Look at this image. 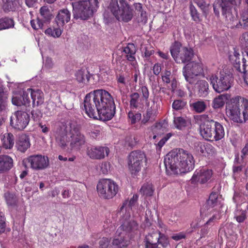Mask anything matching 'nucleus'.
Masks as SVG:
<instances>
[{"label": "nucleus", "mask_w": 248, "mask_h": 248, "mask_svg": "<svg viewBox=\"0 0 248 248\" xmlns=\"http://www.w3.org/2000/svg\"><path fill=\"white\" fill-rule=\"evenodd\" d=\"M182 73L187 82L194 84L196 81V77L204 74L203 64L200 62H190L183 67Z\"/></svg>", "instance_id": "nucleus-13"}, {"label": "nucleus", "mask_w": 248, "mask_h": 248, "mask_svg": "<svg viewBox=\"0 0 248 248\" xmlns=\"http://www.w3.org/2000/svg\"><path fill=\"white\" fill-rule=\"evenodd\" d=\"M218 192L213 191L206 202L207 206L211 208L215 207L218 203Z\"/></svg>", "instance_id": "nucleus-41"}, {"label": "nucleus", "mask_w": 248, "mask_h": 248, "mask_svg": "<svg viewBox=\"0 0 248 248\" xmlns=\"http://www.w3.org/2000/svg\"><path fill=\"white\" fill-rule=\"evenodd\" d=\"M138 200V196L135 194L130 200H125L123 202L122 206L120 208V212H122L124 207L126 208H132L136 204Z\"/></svg>", "instance_id": "nucleus-43"}, {"label": "nucleus", "mask_w": 248, "mask_h": 248, "mask_svg": "<svg viewBox=\"0 0 248 248\" xmlns=\"http://www.w3.org/2000/svg\"><path fill=\"white\" fill-rule=\"evenodd\" d=\"M156 116V111L153 107L148 108L146 112L143 115V119L141 120L142 124L151 122L155 120Z\"/></svg>", "instance_id": "nucleus-35"}, {"label": "nucleus", "mask_w": 248, "mask_h": 248, "mask_svg": "<svg viewBox=\"0 0 248 248\" xmlns=\"http://www.w3.org/2000/svg\"><path fill=\"white\" fill-rule=\"evenodd\" d=\"M109 149L106 146H92L86 149L87 155L92 159H102L107 156Z\"/></svg>", "instance_id": "nucleus-16"}, {"label": "nucleus", "mask_w": 248, "mask_h": 248, "mask_svg": "<svg viewBox=\"0 0 248 248\" xmlns=\"http://www.w3.org/2000/svg\"><path fill=\"white\" fill-rule=\"evenodd\" d=\"M63 129L64 136L70 135L72 139L71 146L73 148L80 150L86 143L85 136L82 134L77 125L71 122H67L63 124L62 129Z\"/></svg>", "instance_id": "nucleus-8"}, {"label": "nucleus", "mask_w": 248, "mask_h": 248, "mask_svg": "<svg viewBox=\"0 0 248 248\" xmlns=\"http://www.w3.org/2000/svg\"><path fill=\"white\" fill-rule=\"evenodd\" d=\"M108 8L118 21L127 23L133 17V9L126 0H111Z\"/></svg>", "instance_id": "nucleus-5"}, {"label": "nucleus", "mask_w": 248, "mask_h": 248, "mask_svg": "<svg viewBox=\"0 0 248 248\" xmlns=\"http://www.w3.org/2000/svg\"><path fill=\"white\" fill-rule=\"evenodd\" d=\"M110 242V239L107 237H103L99 242L100 248H107Z\"/></svg>", "instance_id": "nucleus-59"}, {"label": "nucleus", "mask_w": 248, "mask_h": 248, "mask_svg": "<svg viewBox=\"0 0 248 248\" xmlns=\"http://www.w3.org/2000/svg\"><path fill=\"white\" fill-rule=\"evenodd\" d=\"M194 162L192 154L183 149L170 152L164 160L166 172L169 175L185 173L193 170Z\"/></svg>", "instance_id": "nucleus-2"}, {"label": "nucleus", "mask_w": 248, "mask_h": 248, "mask_svg": "<svg viewBox=\"0 0 248 248\" xmlns=\"http://www.w3.org/2000/svg\"><path fill=\"white\" fill-rule=\"evenodd\" d=\"M213 175L211 170L202 169L195 171L191 179L192 184L199 182L201 184H204L210 179Z\"/></svg>", "instance_id": "nucleus-18"}, {"label": "nucleus", "mask_w": 248, "mask_h": 248, "mask_svg": "<svg viewBox=\"0 0 248 248\" xmlns=\"http://www.w3.org/2000/svg\"><path fill=\"white\" fill-rule=\"evenodd\" d=\"M49 165L47 157L42 155H32V168L42 170L46 168Z\"/></svg>", "instance_id": "nucleus-27"}, {"label": "nucleus", "mask_w": 248, "mask_h": 248, "mask_svg": "<svg viewBox=\"0 0 248 248\" xmlns=\"http://www.w3.org/2000/svg\"><path fill=\"white\" fill-rule=\"evenodd\" d=\"M170 50L172 57L177 63L189 62L194 56L191 48L183 47L182 44L177 41H175L171 45Z\"/></svg>", "instance_id": "nucleus-9"}, {"label": "nucleus", "mask_w": 248, "mask_h": 248, "mask_svg": "<svg viewBox=\"0 0 248 248\" xmlns=\"http://www.w3.org/2000/svg\"><path fill=\"white\" fill-rule=\"evenodd\" d=\"M160 233V231H156L146 235L144 240L145 248H160L157 245Z\"/></svg>", "instance_id": "nucleus-24"}, {"label": "nucleus", "mask_w": 248, "mask_h": 248, "mask_svg": "<svg viewBox=\"0 0 248 248\" xmlns=\"http://www.w3.org/2000/svg\"><path fill=\"white\" fill-rule=\"evenodd\" d=\"M7 98L6 93L4 91L3 87L0 85V107L3 108V103Z\"/></svg>", "instance_id": "nucleus-58"}, {"label": "nucleus", "mask_w": 248, "mask_h": 248, "mask_svg": "<svg viewBox=\"0 0 248 248\" xmlns=\"http://www.w3.org/2000/svg\"><path fill=\"white\" fill-rule=\"evenodd\" d=\"M186 235L183 232H181L177 234H175L171 236V238L175 241H179L182 239L185 238Z\"/></svg>", "instance_id": "nucleus-64"}, {"label": "nucleus", "mask_w": 248, "mask_h": 248, "mask_svg": "<svg viewBox=\"0 0 248 248\" xmlns=\"http://www.w3.org/2000/svg\"><path fill=\"white\" fill-rule=\"evenodd\" d=\"M1 147L4 149L11 150L15 144V137L11 133H6L0 136Z\"/></svg>", "instance_id": "nucleus-29"}, {"label": "nucleus", "mask_w": 248, "mask_h": 248, "mask_svg": "<svg viewBox=\"0 0 248 248\" xmlns=\"http://www.w3.org/2000/svg\"><path fill=\"white\" fill-rule=\"evenodd\" d=\"M191 106L194 110L198 113H201L204 111L206 108V105L203 101H198L193 103Z\"/></svg>", "instance_id": "nucleus-49"}, {"label": "nucleus", "mask_w": 248, "mask_h": 248, "mask_svg": "<svg viewBox=\"0 0 248 248\" xmlns=\"http://www.w3.org/2000/svg\"><path fill=\"white\" fill-rule=\"evenodd\" d=\"M157 247H159L160 245L162 248H167L170 246V240L168 236L161 232L157 242Z\"/></svg>", "instance_id": "nucleus-46"}, {"label": "nucleus", "mask_w": 248, "mask_h": 248, "mask_svg": "<svg viewBox=\"0 0 248 248\" xmlns=\"http://www.w3.org/2000/svg\"><path fill=\"white\" fill-rule=\"evenodd\" d=\"M3 197L9 210L13 212L18 206L19 199L16 192L12 190H5Z\"/></svg>", "instance_id": "nucleus-19"}, {"label": "nucleus", "mask_w": 248, "mask_h": 248, "mask_svg": "<svg viewBox=\"0 0 248 248\" xmlns=\"http://www.w3.org/2000/svg\"><path fill=\"white\" fill-rule=\"evenodd\" d=\"M71 18V13L67 9H61L55 18L57 26L63 28L64 25L69 22Z\"/></svg>", "instance_id": "nucleus-25"}, {"label": "nucleus", "mask_w": 248, "mask_h": 248, "mask_svg": "<svg viewBox=\"0 0 248 248\" xmlns=\"http://www.w3.org/2000/svg\"><path fill=\"white\" fill-rule=\"evenodd\" d=\"M12 102L14 105L16 106H26L30 104V99L23 88V84H21L17 90L13 92Z\"/></svg>", "instance_id": "nucleus-15"}, {"label": "nucleus", "mask_w": 248, "mask_h": 248, "mask_svg": "<svg viewBox=\"0 0 248 248\" xmlns=\"http://www.w3.org/2000/svg\"><path fill=\"white\" fill-rule=\"evenodd\" d=\"M154 191L153 185L149 183L144 184L140 189V194L146 197L152 196Z\"/></svg>", "instance_id": "nucleus-40"}, {"label": "nucleus", "mask_w": 248, "mask_h": 248, "mask_svg": "<svg viewBox=\"0 0 248 248\" xmlns=\"http://www.w3.org/2000/svg\"><path fill=\"white\" fill-rule=\"evenodd\" d=\"M240 55L239 54H234L231 57V59L233 61L232 63L234 67L236 70L243 74V78L245 82L248 84V77H247V72L248 68V61L243 58L242 62H240Z\"/></svg>", "instance_id": "nucleus-17"}, {"label": "nucleus", "mask_w": 248, "mask_h": 248, "mask_svg": "<svg viewBox=\"0 0 248 248\" xmlns=\"http://www.w3.org/2000/svg\"><path fill=\"white\" fill-rule=\"evenodd\" d=\"M200 134L206 140L218 141L224 137L225 131L223 125L213 120L206 121L200 126Z\"/></svg>", "instance_id": "nucleus-6"}, {"label": "nucleus", "mask_w": 248, "mask_h": 248, "mask_svg": "<svg viewBox=\"0 0 248 248\" xmlns=\"http://www.w3.org/2000/svg\"><path fill=\"white\" fill-rule=\"evenodd\" d=\"M5 218L4 214L0 212V234L5 231Z\"/></svg>", "instance_id": "nucleus-57"}, {"label": "nucleus", "mask_w": 248, "mask_h": 248, "mask_svg": "<svg viewBox=\"0 0 248 248\" xmlns=\"http://www.w3.org/2000/svg\"><path fill=\"white\" fill-rule=\"evenodd\" d=\"M123 52L126 60L130 62V64L134 67L137 65V61L135 57L136 48L133 43H128L124 47Z\"/></svg>", "instance_id": "nucleus-22"}, {"label": "nucleus", "mask_w": 248, "mask_h": 248, "mask_svg": "<svg viewBox=\"0 0 248 248\" xmlns=\"http://www.w3.org/2000/svg\"><path fill=\"white\" fill-rule=\"evenodd\" d=\"M153 73L155 75H158L161 71V65L159 63H155L153 68Z\"/></svg>", "instance_id": "nucleus-61"}, {"label": "nucleus", "mask_w": 248, "mask_h": 248, "mask_svg": "<svg viewBox=\"0 0 248 248\" xmlns=\"http://www.w3.org/2000/svg\"><path fill=\"white\" fill-rule=\"evenodd\" d=\"M14 166L13 158L8 155H0V173L10 170Z\"/></svg>", "instance_id": "nucleus-28"}, {"label": "nucleus", "mask_w": 248, "mask_h": 248, "mask_svg": "<svg viewBox=\"0 0 248 248\" xmlns=\"http://www.w3.org/2000/svg\"><path fill=\"white\" fill-rule=\"evenodd\" d=\"M30 114L26 111L17 110L10 117V125L18 130L24 129L30 122Z\"/></svg>", "instance_id": "nucleus-14"}, {"label": "nucleus", "mask_w": 248, "mask_h": 248, "mask_svg": "<svg viewBox=\"0 0 248 248\" xmlns=\"http://www.w3.org/2000/svg\"><path fill=\"white\" fill-rule=\"evenodd\" d=\"M194 84H195V87L199 96L205 97L209 94V84L207 81L203 79H201L196 80Z\"/></svg>", "instance_id": "nucleus-30"}, {"label": "nucleus", "mask_w": 248, "mask_h": 248, "mask_svg": "<svg viewBox=\"0 0 248 248\" xmlns=\"http://www.w3.org/2000/svg\"><path fill=\"white\" fill-rule=\"evenodd\" d=\"M189 10L192 19L197 23L200 22L201 21L200 14L192 3L190 4Z\"/></svg>", "instance_id": "nucleus-48"}, {"label": "nucleus", "mask_w": 248, "mask_h": 248, "mask_svg": "<svg viewBox=\"0 0 248 248\" xmlns=\"http://www.w3.org/2000/svg\"><path fill=\"white\" fill-rule=\"evenodd\" d=\"M100 134V127L99 126H94V129H93L91 132V136L93 139L98 138Z\"/></svg>", "instance_id": "nucleus-60"}, {"label": "nucleus", "mask_w": 248, "mask_h": 248, "mask_svg": "<svg viewBox=\"0 0 248 248\" xmlns=\"http://www.w3.org/2000/svg\"><path fill=\"white\" fill-rule=\"evenodd\" d=\"M174 126L177 129L184 130L189 127L190 122L182 117H174L173 120Z\"/></svg>", "instance_id": "nucleus-37"}, {"label": "nucleus", "mask_w": 248, "mask_h": 248, "mask_svg": "<svg viewBox=\"0 0 248 248\" xmlns=\"http://www.w3.org/2000/svg\"><path fill=\"white\" fill-rule=\"evenodd\" d=\"M97 191L99 196L104 199H111L119 191V186L109 179H102L98 182Z\"/></svg>", "instance_id": "nucleus-10"}, {"label": "nucleus", "mask_w": 248, "mask_h": 248, "mask_svg": "<svg viewBox=\"0 0 248 248\" xmlns=\"http://www.w3.org/2000/svg\"><path fill=\"white\" fill-rule=\"evenodd\" d=\"M171 72L170 70H165L162 74V79L164 83L169 84L170 82Z\"/></svg>", "instance_id": "nucleus-51"}, {"label": "nucleus", "mask_w": 248, "mask_h": 248, "mask_svg": "<svg viewBox=\"0 0 248 248\" xmlns=\"http://www.w3.org/2000/svg\"><path fill=\"white\" fill-rule=\"evenodd\" d=\"M40 16L44 23H49L53 17L52 12L47 5L42 6L39 9Z\"/></svg>", "instance_id": "nucleus-33"}, {"label": "nucleus", "mask_w": 248, "mask_h": 248, "mask_svg": "<svg viewBox=\"0 0 248 248\" xmlns=\"http://www.w3.org/2000/svg\"><path fill=\"white\" fill-rule=\"evenodd\" d=\"M62 31V28L58 26L57 28H48L45 30V33L48 36H52L54 38H58L61 35Z\"/></svg>", "instance_id": "nucleus-42"}, {"label": "nucleus", "mask_w": 248, "mask_h": 248, "mask_svg": "<svg viewBox=\"0 0 248 248\" xmlns=\"http://www.w3.org/2000/svg\"><path fill=\"white\" fill-rule=\"evenodd\" d=\"M209 81L214 90L217 93L228 91L232 87L233 81L232 75L224 71L220 72L219 76L212 75Z\"/></svg>", "instance_id": "nucleus-11"}, {"label": "nucleus", "mask_w": 248, "mask_h": 248, "mask_svg": "<svg viewBox=\"0 0 248 248\" xmlns=\"http://www.w3.org/2000/svg\"><path fill=\"white\" fill-rule=\"evenodd\" d=\"M137 139L132 136H128L125 138L124 146L127 149H132L137 144Z\"/></svg>", "instance_id": "nucleus-45"}, {"label": "nucleus", "mask_w": 248, "mask_h": 248, "mask_svg": "<svg viewBox=\"0 0 248 248\" xmlns=\"http://www.w3.org/2000/svg\"><path fill=\"white\" fill-rule=\"evenodd\" d=\"M241 0H215L213 6L214 12L217 17H219L220 13L225 18L229 28H248V8H245L241 13V21H238L232 14V9L239 6Z\"/></svg>", "instance_id": "nucleus-3"}, {"label": "nucleus", "mask_w": 248, "mask_h": 248, "mask_svg": "<svg viewBox=\"0 0 248 248\" xmlns=\"http://www.w3.org/2000/svg\"><path fill=\"white\" fill-rule=\"evenodd\" d=\"M140 93H141L142 97H141L145 101H148L149 96V92L147 86H142L140 87Z\"/></svg>", "instance_id": "nucleus-54"}, {"label": "nucleus", "mask_w": 248, "mask_h": 248, "mask_svg": "<svg viewBox=\"0 0 248 248\" xmlns=\"http://www.w3.org/2000/svg\"><path fill=\"white\" fill-rule=\"evenodd\" d=\"M129 106L131 109L142 108L144 106V100L140 97L139 93H132L130 95Z\"/></svg>", "instance_id": "nucleus-31"}, {"label": "nucleus", "mask_w": 248, "mask_h": 248, "mask_svg": "<svg viewBox=\"0 0 248 248\" xmlns=\"http://www.w3.org/2000/svg\"><path fill=\"white\" fill-rule=\"evenodd\" d=\"M44 93L41 90L32 89V104L34 107L39 106L44 103Z\"/></svg>", "instance_id": "nucleus-34"}, {"label": "nucleus", "mask_w": 248, "mask_h": 248, "mask_svg": "<svg viewBox=\"0 0 248 248\" xmlns=\"http://www.w3.org/2000/svg\"><path fill=\"white\" fill-rule=\"evenodd\" d=\"M14 21L12 19L4 17L0 19V31L14 27Z\"/></svg>", "instance_id": "nucleus-44"}, {"label": "nucleus", "mask_w": 248, "mask_h": 248, "mask_svg": "<svg viewBox=\"0 0 248 248\" xmlns=\"http://www.w3.org/2000/svg\"><path fill=\"white\" fill-rule=\"evenodd\" d=\"M237 221L239 223L243 222L247 218V212L246 211H240V214L235 215L234 217Z\"/></svg>", "instance_id": "nucleus-56"}, {"label": "nucleus", "mask_w": 248, "mask_h": 248, "mask_svg": "<svg viewBox=\"0 0 248 248\" xmlns=\"http://www.w3.org/2000/svg\"><path fill=\"white\" fill-rule=\"evenodd\" d=\"M97 0H84L72 3L75 18L87 20L93 16L98 8Z\"/></svg>", "instance_id": "nucleus-7"}, {"label": "nucleus", "mask_w": 248, "mask_h": 248, "mask_svg": "<svg viewBox=\"0 0 248 248\" xmlns=\"http://www.w3.org/2000/svg\"><path fill=\"white\" fill-rule=\"evenodd\" d=\"M3 9L5 12L14 11L17 7L18 4L17 0H3Z\"/></svg>", "instance_id": "nucleus-39"}, {"label": "nucleus", "mask_w": 248, "mask_h": 248, "mask_svg": "<svg viewBox=\"0 0 248 248\" xmlns=\"http://www.w3.org/2000/svg\"><path fill=\"white\" fill-rule=\"evenodd\" d=\"M86 114L91 118L103 121L111 120L115 113V105L111 95L103 89L94 90L86 94L84 100Z\"/></svg>", "instance_id": "nucleus-1"}, {"label": "nucleus", "mask_w": 248, "mask_h": 248, "mask_svg": "<svg viewBox=\"0 0 248 248\" xmlns=\"http://www.w3.org/2000/svg\"><path fill=\"white\" fill-rule=\"evenodd\" d=\"M207 225L204 224V225L202 227V228L200 230V238H202L203 237H205V236L208 233L209 230L208 227L207 226Z\"/></svg>", "instance_id": "nucleus-62"}, {"label": "nucleus", "mask_w": 248, "mask_h": 248, "mask_svg": "<svg viewBox=\"0 0 248 248\" xmlns=\"http://www.w3.org/2000/svg\"><path fill=\"white\" fill-rule=\"evenodd\" d=\"M242 46L248 50V31L243 33L240 38Z\"/></svg>", "instance_id": "nucleus-53"}, {"label": "nucleus", "mask_w": 248, "mask_h": 248, "mask_svg": "<svg viewBox=\"0 0 248 248\" xmlns=\"http://www.w3.org/2000/svg\"><path fill=\"white\" fill-rule=\"evenodd\" d=\"M186 105V102L180 99L175 100L172 104V108L176 110L183 109Z\"/></svg>", "instance_id": "nucleus-50"}, {"label": "nucleus", "mask_w": 248, "mask_h": 248, "mask_svg": "<svg viewBox=\"0 0 248 248\" xmlns=\"http://www.w3.org/2000/svg\"><path fill=\"white\" fill-rule=\"evenodd\" d=\"M226 112L231 120L242 124L248 120V99L236 95L227 104Z\"/></svg>", "instance_id": "nucleus-4"}, {"label": "nucleus", "mask_w": 248, "mask_h": 248, "mask_svg": "<svg viewBox=\"0 0 248 248\" xmlns=\"http://www.w3.org/2000/svg\"><path fill=\"white\" fill-rule=\"evenodd\" d=\"M43 23L44 22L39 16H38L37 19L36 20H32V28L36 30L42 29L43 27Z\"/></svg>", "instance_id": "nucleus-52"}, {"label": "nucleus", "mask_w": 248, "mask_h": 248, "mask_svg": "<svg viewBox=\"0 0 248 248\" xmlns=\"http://www.w3.org/2000/svg\"><path fill=\"white\" fill-rule=\"evenodd\" d=\"M195 3L201 10H203L206 7V3L204 0H195Z\"/></svg>", "instance_id": "nucleus-63"}, {"label": "nucleus", "mask_w": 248, "mask_h": 248, "mask_svg": "<svg viewBox=\"0 0 248 248\" xmlns=\"http://www.w3.org/2000/svg\"><path fill=\"white\" fill-rule=\"evenodd\" d=\"M17 150L25 152L30 146V138L26 135L21 136L16 143Z\"/></svg>", "instance_id": "nucleus-36"}, {"label": "nucleus", "mask_w": 248, "mask_h": 248, "mask_svg": "<svg viewBox=\"0 0 248 248\" xmlns=\"http://www.w3.org/2000/svg\"><path fill=\"white\" fill-rule=\"evenodd\" d=\"M146 161L145 154L139 150L132 151L128 156V170L133 177L139 175Z\"/></svg>", "instance_id": "nucleus-12"}, {"label": "nucleus", "mask_w": 248, "mask_h": 248, "mask_svg": "<svg viewBox=\"0 0 248 248\" xmlns=\"http://www.w3.org/2000/svg\"><path fill=\"white\" fill-rule=\"evenodd\" d=\"M75 76L78 82L85 84L89 81L90 74L88 71L81 69L76 72Z\"/></svg>", "instance_id": "nucleus-38"}, {"label": "nucleus", "mask_w": 248, "mask_h": 248, "mask_svg": "<svg viewBox=\"0 0 248 248\" xmlns=\"http://www.w3.org/2000/svg\"><path fill=\"white\" fill-rule=\"evenodd\" d=\"M138 228V224L135 220H125L118 230V232L121 231L130 238L137 233Z\"/></svg>", "instance_id": "nucleus-20"}, {"label": "nucleus", "mask_w": 248, "mask_h": 248, "mask_svg": "<svg viewBox=\"0 0 248 248\" xmlns=\"http://www.w3.org/2000/svg\"><path fill=\"white\" fill-rule=\"evenodd\" d=\"M141 118V114L139 112H134L130 110L128 113V122L131 124H135L139 122Z\"/></svg>", "instance_id": "nucleus-47"}, {"label": "nucleus", "mask_w": 248, "mask_h": 248, "mask_svg": "<svg viewBox=\"0 0 248 248\" xmlns=\"http://www.w3.org/2000/svg\"><path fill=\"white\" fill-rule=\"evenodd\" d=\"M130 237L121 231L118 232L117 229L114 238L112 241V245L118 248L126 247L129 243Z\"/></svg>", "instance_id": "nucleus-23"}, {"label": "nucleus", "mask_w": 248, "mask_h": 248, "mask_svg": "<svg viewBox=\"0 0 248 248\" xmlns=\"http://www.w3.org/2000/svg\"><path fill=\"white\" fill-rule=\"evenodd\" d=\"M230 95L228 93L220 94L214 98L212 103V106L214 109L222 108L225 104L226 100H228Z\"/></svg>", "instance_id": "nucleus-32"}, {"label": "nucleus", "mask_w": 248, "mask_h": 248, "mask_svg": "<svg viewBox=\"0 0 248 248\" xmlns=\"http://www.w3.org/2000/svg\"><path fill=\"white\" fill-rule=\"evenodd\" d=\"M221 218V213L218 211L216 214L213 215L206 222L205 225H211L216 220H219Z\"/></svg>", "instance_id": "nucleus-55"}, {"label": "nucleus", "mask_w": 248, "mask_h": 248, "mask_svg": "<svg viewBox=\"0 0 248 248\" xmlns=\"http://www.w3.org/2000/svg\"><path fill=\"white\" fill-rule=\"evenodd\" d=\"M134 6L136 11V22L140 26L145 25L147 22L148 17L146 12L143 8L142 5L140 3H135Z\"/></svg>", "instance_id": "nucleus-21"}, {"label": "nucleus", "mask_w": 248, "mask_h": 248, "mask_svg": "<svg viewBox=\"0 0 248 248\" xmlns=\"http://www.w3.org/2000/svg\"><path fill=\"white\" fill-rule=\"evenodd\" d=\"M196 150L202 155L207 157L212 156L216 154L215 148L211 144L204 142L197 143Z\"/></svg>", "instance_id": "nucleus-26"}]
</instances>
